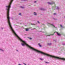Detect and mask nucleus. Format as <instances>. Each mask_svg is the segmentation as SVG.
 <instances>
[{
    "mask_svg": "<svg viewBox=\"0 0 65 65\" xmlns=\"http://www.w3.org/2000/svg\"><path fill=\"white\" fill-rule=\"evenodd\" d=\"M14 34L15 35L16 37H17V38L19 39V40H20V41H22V43L21 44L22 45V46H25V45H26L27 46H28V47L30 48V49H32V50H33L34 51H35L36 52H37L38 53H40L41 54H43V55H46L48 56V54L45 53H44L43 52H41L40 51H39L38 50H37L33 48V47L30 46L28 45L27 43V42L24 41H23L19 37V36L17 35V34L15 33L14 32Z\"/></svg>",
    "mask_w": 65,
    "mask_h": 65,
    "instance_id": "obj_1",
    "label": "nucleus"
},
{
    "mask_svg": "<svg viewBox=\"0 0 65 65\" xmlns=\"http://www.w3.org/2000/svg\"><path fill=\"white\" fill-rule=\"evenodd\" d=\"M13 1V0H11L10 1V2L8 3V5L6 6V9L7 10V18L8 19V22L9 24V25L11 29L12 30L13 32H14L13 30L12 29V28L11 26L10 22V18L9 17V11H10V8L11 7V5L12 3V2Z\"/></svg>",
    "mask_w": 65,
    "mask_h": 65,
    "instance_id": "obj_2",
    "label": "nucleus"
},
{
    "mask_svg": "<svg viewBox=\"0 0 65 65\" xmlns=\"http://www.w3.org/2000/svg\"><path fill=\"white\" fill-rule=\"evenodd\" d=\"M47 24L48 26H51V25H52V26H54V27H55V25H54V24L53 23H52L51 24L50 23H47Z\"/></svg>",
    "mask_w": 65,
    "mask_h": 65,
    "instance_id": "obj_3",
    "label": "nucleus"
},
{
    "mask_svg": "<svg viewBox=\"0 0 65 65\" xmlns=\"http://www.w3.org/2000/svg\"><path fill=\"white\" fill-rule=\"evenodd\" d=\"M48 4H49V5H53V4H54V3H55L54 2H48L47 3Z\"/></svg>",
    "mask_w": 65,
    "mask_h": 65,
    "instance_id": "obj_4",
    "label": "nucleus"
},
{
    "mask_svg": "<svg viewBox=\"0 0 65 65\" xmlns=\"http://www.w3.org/2000/svg\"><path fill=\"white\" fill-rule=\"evenodd\" d=\"M55 33H57V35H58V36H61V34H60L59 33H58L57 32H54V34H55Z\"/></svg>",
    "mask_w": 65,
    "mask_h": 65,
    "instance_id": "obj_5",
    "label": "nucleus"
},
{
    "mask_svg": "<svg viewBox=\"0 0 65 65\" xmlns=\"http://www.w3.org/2000/svg\"><path fill=\"white\" fill-rule=\"evenodd\" d=\"M40 10H43V11H44V10H45V9H44L42 8H40Z\"/></svg>",
    "mask_w": 65,
    "mask_h": 65,
    "instance_id": "obj_6",
    "label": "nucleus"
},
{
    "mask_svg": "<svg viewBox=\"0 0 65 65\" xmlns=\"http://www.w3.org/2000/svg\"><path fill=\"white\" fill-rule=\"evenodd\" d=\"M47 44L48 45H49L50 46L51 45H52V43H47Z\"/></svg>",
    "mask_w": 65,
    "mask_h": 65,
    "instance_id": "obj_7",
    "label": "nucleus"
},
{
    "mask_svg": "<svg viewBox=\"0 0 65 65\" xmlns=\"http://www.w3.org/2000/svg\"><path fill=\"white\" fill-rule=\"evenodd\" d=\"M20 8H25L24 7H23L22 6H20Z\"/></svg>",
    "mask_w": 65,
    "mask_h": 65,
    "instance_id": "obj_8",
    "label": "nucleus"
},
{
    "mask_svg": "<svg viewBox=\"0 0 65 65\" xmlns=\"http://www.w3.org/2000/svg\"><path fill=\"white\" fill-rule=\"evenodd\" d=\"M57 9H59V7H57L56 8Z\"/></svg>",
    "mask_w": 65,
    "mask_h": 65,
    "instance_id": "obj_9",
    "label": "nucleus"
},
{
    "mask_svg": "<svg viewBox=\"0 0 65 65\" xmlns=\"http://www.w3.org/2000/svg\"><path fill=\"white\" fill-rule=\"evenodd\" d=\"M53 15H57V13H54V14H53Z\"/></svg>",
    "mask_w": 65,
    "mask_h": 65,
    "instance_id": "obj_10",
    "label": "nucleus"
},
{
    "mask_svg": "<svg viewBox=\"0 0 65 65\" xmlns=\"http://www.w3.org/2000/svg\"><path fill=\"white\" fill-rule=\"evenodd\" d=\"M0 51H2V52H4V50H3L2 49H1V48H0Z\"/></svg>",
    "mask_w": 65,
    "mask_h": 65,
    "instance_id": "obj_11",
    "label": "nucleus"
},
{
    "mask_svg": "<svg viewBox=\"0 0 65 65\" xmlns=\"http://www.w3.org/2000/svg\"><path fill=\"white\" fill-rule=\"evenodd\" d=\"M34 15H37V14L36 13V12H35L34 13Z\"/></svg>",
    "mask_w": 65,
    "mask_h": 65,
    "instance_id": "obj_12",
    "label": "nucleus"
},
{
    "mask_svg": "<svg viewBox=\"0 0 65 65\" xmlns=\"http://www.w3.org/2000/svg\"><path fill=\"white\" fill-rule=\"evenodd\" d=\"M60 27H61V28H63V26H62V25L60 24Z\"/></svg>",
    "mask_w": 65,
    "mask_h": 65,
    "instance_id": "obj_13",
    "label": "nucleus"
},
{
    "mask_svg": "<svg viewBox=\"0 0 65 65\" xmlns=\"http://www.w3.org/2000/svg\"><path fill=\"white\" fill-rule=\"evenodd\" d=\"M29 29H26L25 30V31H29Z\"/></svg>",
    "mask_w": 65,
    "mask_h": 65,
    "instance_id": "obj_14",
    "label": "nucleus"
},
{
    "mask_svg": "<svg viewBox=\"0 0 65 65\" xmlns=\"http://www.w3.org/2000/svg\"><path fill=\"white\" fill-rule=\"evenodd\" d=\"M45 62L46 63H47V64H49V62Z\"/></svg>",
    "mask_w": 65,
    "mask_h": 65,
    "instance_id": "obj_15",
    "label": "nucleus"
},
{
    "mask_svg": "<svg viewBox=\"0 0 65 65\" xmlns=\"http://www.w3.org/2000/svg\"><path fill=\"white\" fill-rule=\"evenodd\" d=\"M19 15H21V13H19Z\"/></svg>",
    "mask_w": 65,
    "mask_h": 65,
    "instance_id": "obj_16",
    "label": "nucleus"
},
{
    "mask_svg": "<svg viewBox=\"0 0 65 65\" xmlns=\"http://www.w3.org/2000/svg\"><path fill=\"white\" fill-rule=\"evenodd\" d=\"M62 45H65V43H64L63 44H62Z\"/></svg>",
    "mask_w": 65,
    "mask_h": 65,
    "instance_id": "obj_17",
    "label": "nucleus"
},
{
    "mask_svg": "<svg viewBox=\"0 0 65 65\" xmlns=\"http://www.w3.org/2000/svg\"><path fill=\"white\" fill-rule=\"evenodd\" d=\"M29 38L30 39H32L31 38Z\"/></svg>",
    "mask_w": 65,
    "mask_h": 65,
    "instance_id": "obj_18",
    "label": "nucleus"
},
{
    "mask_svg": "<svg viewBox=\"0 0 65 65\" xmlns=\"http://www.w3.org/2000/svg\"><path fill=\"white\" fill-rule=\"evenodd\" d=\"M40 60H43V59H41V58H40Z\"/></svg>",
    "mask_w": 65,
    "mask_h": 65,
    "instance_id": "obj_19",
    "label": "nucleus"
},
{
    "mask_svg": "<svg viewBox=\"0 0 65 65\" xmlns=\"http://www.w3.org/2000/svg\"><path fill=\"white\" fill-rule=\"evenodd\" d=\"M37 22H38V23L39 24H40V23H39V21H38Z\"/></svg>",
    "mask_w": 65,
    "mask_h": 65,
    "instance_id": "obj_20",
    "label": "nucleus"
},
{
    "mask_svg": "<svg viewBox=\"0 0 65 65\" xmlns=\"http://www.w3.org/2000/svg\"><path fill=\"white\" fill-rule=\"evenodd\" d=\"M34 3H36V1H34Z\"/></svg>",
    "mask_w": 65,
    "mask_h": 65,
    "instance_id": "obj_21",
    "label": "nucleus"
},
{
    "mask_svg": "<svg viewBox=\"0 0 65 65\" xmlns=\"http://www.w3.org/2000/svg\"><path fill=\"white\" fill-rule=\"evenodd\" d=\"M31 25H33V23H31Z\"/></svg>",
    "mask_w": 65,
    "mask_h": 65,
    "instance_id": "obj_22",
    "label": "nucleus"
},
{
    "mask_svg": "<svg viewBox=\"0 0 65 65\" xmlns=\"http://www.w3.org/2000/svg\"><path fill=\"white\" fill-rule=\"evenodd\" d=\"M39 46H40V47H41V45H39Z\"/></svg>",
    "mask_w": 65,
    "mask_h": 65,
    "instance_id": "obj_23",
    "label": "nucleus"
},
{
    "mask_svg": "<svg viewBox=\"0 0 65 65\" xmlns=\"http://www.w3.org/2000/svg\"><path fill=\"white\" fill-rule=\"evenodd\" d=\"M53 20H55V18H53Z\"/></svg>",
    "mask_w": 65,
    "mask_h": 65,
    "instance_id": "obj_24",
    "label": "nucleus"
},
{
    "mask_svg": "<svg viewBox=\"0 0 65 65\" xmlns=\"http://www.w3.org/2000/svg\"><path fill=\"white\" fill-rule=\"evenodd\" d=\"M1 29H3V28H2Z\"/></svg>",
    "mask_w": 65,
    "mask_h": 65,
    "instance_id": "obj_25",
    "label": "nucleus"
},
{
    "mask_svg": "<svg viewBox=\"0 0 65 65\" xmlns=\"http://www.w3.org/2000/svg\"><path fill=\"white\" fill-rule=\"evenodd\" d=\"M17 51V52H18L19 51H18V50H16Z\"/></svg>",
    "mask_w": 65,
    "mask_h": 65,
    "instance_id": "obj_26",
    "label": "nucleus"
},
{
    "mask_svg": "<svg viewBox=\"0 0 65 65\" xmlns=\"http://www.w3.org/2000/svg\"><path fill=\"white\" fill-rule=\"evenodd\" d=\"M39 44V45H40V44H39H39Z\"/></svg>",
    "mask_w": 65,
    "mask_h": 65,
    "instance_id": "obj_27",
    "label": "nucleus"
},
{
    "mask_svg": "<svg viewBox=\"0 0 65 65\" xmlns=\"http://www.w3.org/2000/svg\"><path fill=\"white\" fill-rule=\"evenodd\" d=\"M48 36H51V35H48Z\"/></svg>",
    "mask_w": 65,
    "mask_h": 65,
    "instance_id": "obj_28",
    "label": "nucleus"
},
{
    "mask_svg": "<svg viewBox=\"0 0 65 65\" xmlns=\"http://www.w3.org/2000/svg\"><path fill=\"white\" fill-rule=\"evenodd\" d=\"M64 19H65V17H64Z\"/></svg>",
    "mask_w": 65,
    "mask_h": 65,
    "instance_id": "obj_29",
    "label": "nucleus"
}]
</instances>
